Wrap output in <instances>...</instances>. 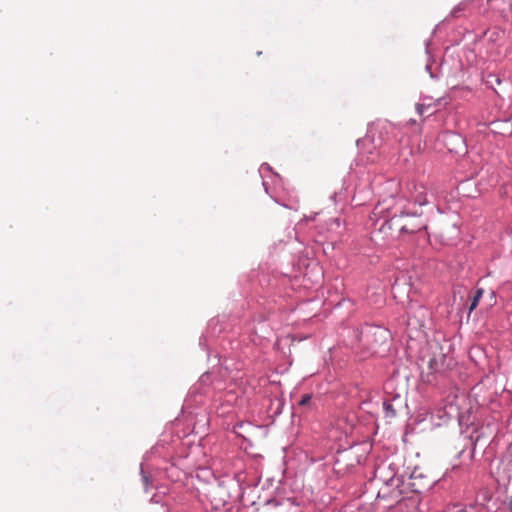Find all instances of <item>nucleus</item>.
Instances as JSON below:
<instances>
[{
  "instance_id": "f257e3e1",
  "label": "nucleus",
  "mask_w": 512,
  "mask_h": 512,
  "mask_svg": "<svg viewBox=\"0 0 512 512\" xmlns=\"http://www.w3.org/2000/svg\"><path fill=\"white\" fill-rule=\"evenodd\" d=\"M388 331L381 327L367 326L361 331L360 341L371 349L387 342Z\"/></svg>"
},
{
  "instance_id": "f03ea898",
  "label": "nucleus",
  "mask_w": 512,
  "mask_h": 512,
  "mask_svg": "<svg viewBox=\"0 0 512 512\" xmlns=\"http://www.w3.org/2000/svg\"><path fill=\"white\" fill-rule=\"evenodd\" d=\"M399 221L400 219H398L396 216H393L390 219L391 225L398 226L401 233L412 234L424 227L423 223L416 216H412L411 219L402 224L399 223Z\"/></svg>"
},
{
  "instance_id": "7ed1b4c3",
  "label": "nucleus",
  "mask_w": 512,
  "mask_h": 512,
  "mask_svg": "<svg viewBox=\"0 0 512 512\" xmlns=\"http://www.w3.org/2000/svg\"><path fill=\"white\" fill-rule=\"evenodd\" d=\"M445 355L442 352L434 354L427 360L428 368L431 372H440L444 368Z\"/></svg>"
},
{
  "instance_id": "20e7f679",
  "label": "nucleus",
  "mask_w": 512,
  "mask_h": 512,
  "mask_svg": "<svg viewBox=\"0 0 512 512\" xmlns=\"http://www.w3.org/2000/svg\"><path fill=\"white\" fill-rule=\"evenodd\" d=\"M467 10H468V2H461L452 9L451 16L453 18H459L462 15H464V12Z\"/></svg>"
},
{
  "instance_id": "39448f33",
  "label": "nucleus",
  "mask_w": 512,
  "mask_h": 512,
  "mask_svg": "<svg viewBox=\"0 0 512 512\" xmlns=\"http://www.w3.org/2000/svg\"><path fill=\"white\" fill-rule=\"evenodd\" d=\"M482 295H483V289L482 288L477 289V291L475 292V295L473 296L472 301L470 303L469 312H472L473 310L476 309Z\"/></svg>"
},
{
  "instance_id": "423d86ee",
  "label": "nucleus",
  "mask_w": 512,
  "mask_h": 512,
  "mask_svg": "<svg viewBox=\"0 0 512 512\" xmlns=\"http://www.w3.org/2000/svg\"><path fill=\"white\" fill-rule=\"evenodd\" d=\"M383 406H384V409L386 412V417H395L396 416V411L393 409L392 404H390L388 402H384Z\"/></svg>"
},
{
  "instance_id": "0eeeda50",
  "label": "nucleus",
  "mask_w": 512,
  "mask_h": 512,
  "mask_svg": "<svg viewBox=\"0 0 512 512\" xmlns=\"http://www.w3.org/2000/svg\"><path fill=\"white\" fill-rule=\"evenodd\" d=\"M311 399H312V396L310 394H304L301 397V400L299 401V406H301V407L309 406L311 403Z\"/></svg>"
},
{
  "instance_id": "6e6552de",
  "label": "nucleus",
  "mask_w": 512,
  "mask_h": 512,
  "mask_svg": "<svg viewBox=\"0 0 512 512\" xmlns=\"http://www.w3.org/2000/svg\"><path fill=\"white\" fill-rule=\"evenodd\" d=\"M501 33L502 31L494 29L493 31L487 30L484 34L487 35L490 40H495Z\"/></svg>"
},
{
  "instance_id": "1a4fd4ad",
  "label": "nucleus",
  "mask_w": 512,
  "mask_h": 512,
  "mask_svg": "<svg viewBox=\"0 0 512 512\" xmlns=\"http://www.w3.org/2000/svg\"><path fill=\"white\" fill-rule=\"evenodd\" d=\"M415 200L419 205H425L428 202L426 196L422 194L417 196Z\"/></svg>"
},
{
  "instance_id": "9d476101",
  "label": "nucleus",
  "mask_w": 512,
  "mask_h": 512,
  "mask_svg": "<svg viewBox=\"0 0 512 512\" xmlns=\"http://www.w3.org/2000/svg\"><path fill=\"white\" fill-rule=\"evenodd\" d=\"M451 512H473V509L467 510L466 508L456 506Z\"/></svg>"
},
{
  "instance_id": "9b49d317",
  "label": "nucleus",
  "mask_w": 512,
  "mask_h": 512,
  "mask_svg": "<svg viewBox=\"0 0 512 512\" xmlns=\"http://www.w3.org/2000/svg\"><path fill=\"white\" fill-rule=\"evenodd\" d=\"M416 110L418 112L419 115H422L423 114V110H424V105L422 104H417L416 106Z\"/></svg>"
},
{
  "instance_id": "f8f14e48",
  "label": "nucleus",
  "mask_w": 512,
  "mask_h": 512,
  "mask_svg": "<svg viewBox=\"0 0 512 512\" xmlns=\"http://www.w3.org/2000/svg\"><path fill=\"white\" fill-rule=\"evenodd\" d=\"M449 137L451 138H455L456 140H458L460 143L462 142V140L460 139V137H458L457 135H454V134H450Z\"/></svg>"
},
{
  "instance_id": "ddd939ff",
  "label": "nucleus",
  "mask_w": 512,
  "mask_h": 512,
  "mask_svg": "<svg viewBox=\"0 0 512 512\" xmlns=\"http://www.w3.org/2000/svg\"><path fill=\"white\" fill-rule=\"evenodd\" d=\"M375 210L377 211V213H382L383 212V209L381 208V205H378L376 206Z\"/></svg>"
}]
</instances>
